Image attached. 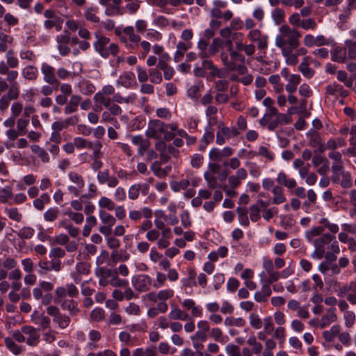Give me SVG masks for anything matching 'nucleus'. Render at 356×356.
<instances>
[{
	"mask_svg": "<svg viewBox=\"0 0 356 356\" xmlns=\"http://www.w3.org/2000/svg\"><path fill=\"white\" fill-rule=\"evenodd\" d=\"M301 36L298 29L287 24H282L279 28V34L275 38V45L281 49L284 57H289L290 61L294 59L292 51L300 46Z\"/></svg>",
	"mask_w": 356,
	"mask_h": 356,
	"instance_id": "nucleus-1",
	"label": "nucleus"
},
{
	"mask_svg": "<svg viewBox=\"0 0 356 356\" xmlns=\"http://www.w3.org/2000/svg\"><path fill=\"white\" fill-rule=\"evenodd\" d=\"M47 314L53 317V321L58 325L60 329L67 328L70 323V317L66 314H62L56 306H49L47 308Z\"/></svg>",
	"mask_w": 356,
	"mask_h": 356,
	"instance_id": "nucleus-2",
	"label": "nucleus"
},
{
	"mask_svg": "<svg viewBox=\"0 0 356 356\" xmlns=\"http://www.w3.org/2000/svg\"><path fill=\"white\" fill-rule=\"evenodd\" d=\"M335 238L334 236L330 234H324L320 238L314 240V245L315 250L312 257L318 259H321L325 254V245L331 242Z\"/></svg>",
	"mask_w": 356,
	"mask_h": 356,
	"instance_id": "nucleus-3",
	"label": "nucleus"
},
{
	"mask_svg": "<svg viewBox=\"0 0 356 356\" xmlns=\"http://www.w3.org/2000/svg\"><path fill=\"white\" fill-rule=\"evenodd\" d=\"M166 131V124L159 120H152L149 122L145 135L148 138L159 139Z\"/></svg>",
	"mask_w": 356,
	"mask_h": 356,
	"instance_id": "nucleus-4",
	"label": "nucleus"
},
{
	"mask_svg": "<svg viewBox=\"0 0 356 356\" xmlns=\"http://www.w3.org/2000/svg\"><path fill=\"white\" fill-rule=\"evenodd\" d=\"M247 38L252 42H256L258 49L265 52L268 45V37L263 34L259 29L250 30Z\"/></svg>",
	"mask_w": 356,
	"mask_h": 356,
	"instance_id": "nucleus-5",
	"label": "nucleus"
},
{
	"mask_svg": "<svg viewBox=\"0 0 356 356\" xmlns=\"http://www.w3.org/2000/svg\"><path fill=\"white\" fill-rule=\"evenodd\" d=\"M132 284L138 291L145 292L150 289L152 280L147 275H140L133 278Z\"/></svg>",
	"mask_w": 356,
	"mask_h": 356,
	"instance_id": "nucleus-6",
	"label": "nucleus"
},
{
	"mask_svg": "<svg viewBox=\"0 0 356 356\" xmlns=\"http://www.w3.org/2000/svg\"><path fill=\"white\" fill-rule=\"evenodd\" d=\"M41 72L43 74V80L49 85H59V81L55 74L54 67L47 63H42L41 65Z\"/></svg>",
	"mask_w": 356,
	"mask_h": 356,
	"instance_id": "nucleus-7",
	"label": "nucleus"
},
{
	"mask_svg": "<svg viewBox=\"0 0 356 356\" xmlns=\"http://www.w3.org/2000/svg\"><path fill=\"white\" fill-rule=\"evenodd\" d=\"M97 39L94 43L95 49L104 58L108 57L107 45L109 44L110 39L99 32L95 33Z\"/></svg>",
	"mask_w": 356,
	"mask_h": 356,
	"instance_id": "nucleus-8",
	"label": "nucleus"
},
{
	"mask_svg": "<svg viewBox=\"0 0 356 356\" xmlns=\"http://www.w3.org/2000/svg\"><path fill=\"white\" fill-rule=\"evenodd\" d=\"M202 65L204 68H205L206 71L209 70V74L208 76V79H214L215 78H224L225 74L221 69H219L217 66H216L212 60H208L207 58H202Z\"/></svg>",
	"mask_w": 356,
	"mask_h": 356,
	"instance_id": "nucleus-9",
	"label": "nucleus"
},
{
	"mask_svg": "<svg viewBox=\"0 0 356 356\" xmlns=\"http://www.w3.org/2000/svg\"><path fill=\"white\" fill-rule=\"evenodd\" d=\"M332 182L339 184L343 188H350L353 186L351 174L348 171L340 172L336 177H331Z\"/></svg>",
	"mask_w": 356,
	"mask_h": 356,
	"instance_id": "nucleus-10",
	"label": "nucleus"
},
{
	"mask_svg": "<svg viewBox=\"0 0 356 356\" xmlns=\"http://www.w3.org/2000/svg\"><path fill=\"white\" fill-rule=\"evenodd\" d=\"M325 92L327 95H332L335 97L339 95L343 99L346 98L349 95V92L343 89V86L337 82L328 84L326 86Z\"/></svg>",
	"mask_w": 356,
	"mask_h": 356,
	"instance_id": "nucleus-11",
	"label": "nucleus"
},
{
	"mask_svg": "<svg viewBox=\"0 0 356 356\" xmlns=\"http://www.w3.org/2000/svg\"><path fill=\"white\" fill-rule=\"evenodd\" d=\"M22 332L29 336L26 343L31 346H35L39 343V334L37 329L32 326H23L21 328Z\"/></svg>",
	"mask_w": 356,
	"mask_h": 356,
	"instance_id": "nucleus-12",
	"label": "nucleus"
},
{
	"mask_svg": "<svg viewBox=\"0 0 356 356\" xmlns=\"http://www.w3.org/2000/svg\"><path fill=\"white\" fill-rule=\"evenodd\" d=\"M97 180L101 184H104L106 183L108 186L110 188L116 187L119 183L117 177L114 176H110L108 170L99 171L97 174Z\"/></svg>",
	"mask_w": 356,
	"mask_h": 356,
	"instance_id": "nucleus-13",
	"label": "nucleus"
},
{
	"mask_svg": "<svg viewBox=\"0 0 356 356\" xmlns=\"http://www.w3.org/2000/svg\"><path fill=\"white\" fill-rule=\"evenodd\" d=\"M19 93L15 92L13 90H8L7 92L0 97V111L5 112L8 108L10 102L16 100Z\"/></svg>",
	"mask_w": 356,
	"mask_h": 356,
	"instance_id": "nucleus-14",
	"label": "nucleus"
},
{
	"mask_svg": "<svg viewBox=\"0 0 356 356\" xmlns=\"http://www.w3.org/2000/svg\"><path fill=\"white\" fill-rule=\"evenodd\" d=\"M131 143L138 147V153L144 156L145 152L148 150L150 142L148 139L143 138L142 136H134L131 137Z\"/></svg>",
	"mask_w": 356,
	"mask_h": 356,
	"instance_id": "nucleus-15",
	"label": "nucleus"
},
{
	"mask_svg": "<svg viewBox=\"0 0 356 356\" xmlns=\"http://www.w3.org/2000/svg\"><path fill=\"white\" fill-rule=\"evenodd\" d=\"M58 304L63 309L68 311L70 315L72 316H76L80 312V309L78 307V302L72 299L59 301Z\"/></svg>",
	"mask_w": 356,
	"mask_h": 356,
	"instance_id": "nucleus-16",
	"label": "nucleus"
},
{
	"mask_svg": "<svg viewBox=\"0 0 356 356\" xmlns=\"http://www.w3.org/2000/svg\"><path fill=\"white\" fill-rule=\"evenodd\" d=\"M337 315L334 308H330L326 313L321 317L319 321V327L323 329L331 323L337 321Z\"/></svg>",
	"mask_w": 356,
	"mask_h": 356,
	"instance_id": "nucleus-17",
	"label": "nucleus"
},
{
	"mask_svg": "<svg viewBox=\"0 0 356 356\" xmlns=\"http://www.w3.org/2000/svg\"><path fill=\"white\" fill-rule=\"evenodd\" d=\"M6 74L7 75L6 81L8 82V83H10V88L8 90H13L15 92L20 93L19 84L16 81L19 76L18 72L16 70H10Z\"/></svg>",
	"mask_w": 356,
	"mask_h": 356,
	"instance_id": "nucleus-18",
	"label": "nucleus"
},
{
	"mask_svg": "<svg viewBox=\"0 0 356 356\" xmlns=\"http://www.w3.org/2000/svg\"><path fill=\"white\" fill-rule=\"evenodd\" d=\"M298 68L300 72L307 79H311L315 74L314 70L309 66V57H305Z\"/></svg>",
	"mask_w": 356,
	"mask_h": 356,
	"instance_id": "nucleus-19",
	"label": "nucleus"
},
{
	"mask_svg": "<svg viewBox=\"0 0 356 356\" xmlns=\"http://www.w3.org/2000/svg\"><path fill=\"white\" fill-rule=\"evenodd\" d=\"M355 291H356V282H350L349 284L339 286L337 293L339 297H346L348 300V296L350 295V293H353Z\"/></svg>",
	"mask_w": 356,
	"mask_h": 356,
	"instance_id": "nucleus-20",
	"label": "nucleus"
},
{
	"mask_svg": "<svg viewBox=\"0 0 356 356\" xmlns=\"http://www.w3.org/2000/svg\"><path fill=\"white\" fill-rule=\"evenodd\" d=\"M222 42L219 38H214L212 41L211 44L209 46L208 52H201L199 56L202 58H207L210 56L216 54L218 48L221 46Z\"/></svg>",
	"mask_w": 356,
	"mask_h": 356,
	"instance_id": "nucleus-21",
	"label": "nucleus"
},
{
	"mask_svg": "<svg viewBox=\"0 0 356 356\" xmlns=\"http://www.w3.org/2000/svg\"><path fill=\"white\" fill-rule=\"evenodd\" d=\"M81 97L79 95H72L69 103L65 107V113L70 114L77 111V107L81 103Z\"/></svg>",
	"mask_w": 356,
	"mask_h": 356,
	"instance_id": "nucleus-22",
	"label": "nucleus"
},
{
	"mask_svg": "<svg viewBox=\"0 0 356 356\" xmlns=\"http://www.w3.org/2000/svg\"><path fill=\"white\" fill-rule=\"evenodd\" d=\"M38 69L33 65L25 67L22 71V75L24 79L29 81H35L38 79Z\"/></svg>",
	"mask_w": 356,
	"mask_h": 356,
	"instance_id": "nucleus-23",
	"label": "nucleus"
},
{
	"mask_svg": "<svg viewBox=\"0 0 356 356\" xmlns=\"http://www.w3.org/2000/svg\"><path fill=\"white\" fill-rule=\"evenodd\" d=\"M339 325H334L333 326L331 327V328L329 330H325L323 332V338L327 342L334 341L335 337H337V334H339Z\"/></svg>",
	"mask_w": 356,
	"mask_h": 356,
	"instance_id": "nucleus-24",
	"label": "nucleus"
},
{
	"mask_svg": "<svg viewBox=\"0 0 356 356\" xmlns=\"http://www.w3.org/2000/svg\"><path fill=\"white\" fill-rule=\"evenodd\" d=\"M273 203L275 204H280L284 203L286 201V197L283 193V188L280 186H275L273 188Z\"/></svg>",
	"mask_w": 356,
	"mask_h": 356,
	"instance_id": "nucleus-25",
	"label": "nucleus"
},
{
	"mask_svg": "<svg viewBox=\"0 0 356 356\" xmlns=\"http://www.w3.org/2000/svg\"><path fill=\"white\" fill-rule=\"evenodd\" d=\"M136 99L134 94H131L127 97H122L120 93H115L113 96V102L118 104H133Z\"/></svg>",
	"mask_w": 356,
	"mask_h": 356,
	"instance_id": "nucleus-26",
	"label": "nucleus"
},
{
	"mask_svg": "<svg viewBox=\"0 0 356 356\" xmlns=\"http://www.w3.org/2000/svg\"><path fill=\"white\" fill-rule=\"evenodd\" d=\"M97 8L93 7H88L85 9L83 16L87 21L99 23L100 18L97 15Z\"/></svg>",
	"mask_w": 356,
	"mask_h": 356,
	"instance_id": "nucleus-27",
	"label": "nucleus"
},
{
	"mask_svg": "<svg viewBox=\"0 0 356 356\" xmlns=\"http://www.w3.org/2000/svg\"><path fill=\"white\" fill-rule=\"evenodd\" d=\"M189 44H186L182 42H178L177 45V51L175 54L174 60L176 63L179 62L184 57V54L189 49Z\"/></svg>",
	"mask_w": 356,
	"mask_h": 356,
	"instance_id": "nucleus-28",
	"label": "nucleus"
},
{
	"mask_svg": "<svg viewBox=\"0 0 356 356\" xmlns=\"http://www.w3.org/2000/svg\"><path fill=\"white\" fill-rule=\"evenodd\" d=\"M169 316L174 320L186 321L188 318V315L181 311L177 306H173L172 310L170 312Z\"/></svg>",
	"mask_w": 356,
	"mask_h": 356,
	"instance_id": "nucleus-29",
	"label": "nucleus"
},
{
	"mask_svg": "<svg viewBox=\"0 0 356 356\" xmlns=\"http://www.w3.org/2000/svg\"><path fill=\"white\" fill-rule=\"evenodd\" d=\"M277 109L276 108H270L268 111L264 114L262 118L260 120V124L262 126L269 125L273 118L277 115Z\"/></svg>",
	"mask_w": 356,
	"mask_h": 356,
	"instance_id": "nucleus-30",
	"label": "nucleus"
},
{
	"mask_svg": "<svg viewBox=\"0 0 356 356\" xmlns=\"http://www.w3.org/2000/svg\"><path fill=\"white\" fill-rule=\"evenodd\" d=\"M307 50L305 48H304V47H301L299 49L297 48L296 52L292 51V55L294 56L293 60L290 61L289 57H284L285 62L289 65L294 66V65H297L298 63V56H305L307 54Z\"/></svg>",
	"mask_w": 356,
	"mask_h": 356,
	"instance_id": "nucleus-31",
	"label": "nucleus"
},
{
	"mask_svg": "<svg viewBox=\"0 0 356 356\" xmlns=\"http://www.w3.org/2000/svg\"><path fill=\"white\" fill-rule=\"evenodd\" d=\"M31 150L36 154L43 163H48L49 161V156L48 153L39 145H33L31 146Z\"/></svg>",
	"mask_w": 356,
	"mask_h": 356,
	"instance_id": "nucleus-32",
	"label": "nucleus"
},
{
	"mask_svg": "<svg viewBox=\"0 0 356 356\" xmlns=\"http://www.w3.org/2000/svg\"><path fill=\"white\" fill-rule=\"evenodd\" d=\"M346 145L345 140L343 138L339 137L336 138L330 139L327 142V148L328 149L334 150L338 147H344Z\"/></svg>",
	"mask_w": 356,
	"mask_h": 356,
	"instance_id": "nucleus-33",
	"label": "nucleus"
},
{
	"mask_svg": "<svg viewBox=\"0 0 356 356\" xmlns=\"http://www.w3.org/2000/svg\"><path fill=\"white\" fill-rule=\"evenodd\" d=\"M355 188L351 189L349 192V202L353 208L350 211V216L354 218L356 216V179L354 180Z\"/></svg>",
	"mask_w": 356,
	"mask_h": 356,
	"instance_id": "nucleus-34",
	"label": "nucleus"
},
{
	"mask_svg": "<svg viewBox=\"0 0 356 356\" xmlns=\"http://www.w3.org/2000/svg\"><path fill=\"white\" fill-rule=\"evenodd\" d=\"M285 13L283 9L276 8L272 12V17L277 25H280L284 22Z\"/></svg>",
	"mask_w": 356,
	"mask_h": 356,
	"instance_id": "nucleus-35",
	"label": "nucleus"
},
{
	"mask_svg": "<svg viewBox=\"0 0 356 356\" xmlns=\"http://www.w3.org/2000/svg\"><path fill=\"white\" fill-rule=\"evenodd\" d=\"M6 346L7 348L11 351L15 355H19L22 352V347L17 346L14 341L13 339L10 337H6L4 339Z\"/></svg>",
	"mask_w": 356,
	"mask_h": 356,
	"instance_id": "nucleus-36",
	"label": "nucleus"
},
{
	"mask_svg": "<svg viewBox=\"0 0 356 356\" xmlns=\"http://www.w3.org/2000/svg\"><path fill=\"white\" fill-rule=\"evenodd\" d=\"M99 218L105 225H114L116 222V218L104 210L99 211Z\"/></svg>",
	"mask_w": 356,
	"mask_h": 356,
	"instance_id": "nucleus-37",
	"label": "nucleus"
},
{
	"mask_svg": "<svg viewBox=\"0 0 356 356\" xmlns=\"http://www.w3.org/2000/svg\"><path fill=\"white\" fill-rule=\"evenodd\" d=\"M247 343L252 346V353L256 355H259L261 353L263 346L261 343L257 342L254 337H250L247 340Z\"/></svg>",
	"mask_w": 356,
	"mask_h": 356,
	"instance_id": "nucleus-38",
	"label": "nucleus"
},
{
	"mask_svg": "<svg viewBox=\"0 0 356 356\" xmlns=\"http://www.w3.org/2000/svg\"><path fill=\"white\" fill-rule=\"evenodd\" d=\"M268 81L272 85H273V88L275 92L280 93L283 90V84L280 83V75H271L270 76Z\"/></svg>",
	"mask_w": 356,
	"mask_h": 356,
	"instance_id": "nucleus-39",
	"label": "nucleus"
},
{
	"mask_svg": "<svg viewBox=\"0 0 356 356\" xmlns=\"http://www.w3.org/2000/svg\"><path fill=\"white\" fill-rule=\"evenodd\" d=\"M250 325L255 330H259L263 325V321L256 313H251L249 316Z\"/></svg>",
	"mask_w": 356,
	"mask_h": 356,
	"instance_id": "nucleus-40",
	"label": "nucleus"
},
{
	"mask_svg": "<svg viewBox=\"0 0 356 356\" xmlns=\"http://www.w3.org/2000/svg\"><path fill=\"white\" fill-rule=\"evenodd\" d=\"M29 124V120L24 119L23 118H18L16 121L17 124V132L20 134L21 136H24L27 132V127Z\"/></svg>",
	"mask_w": 356,
	"mask_h": 356,
	"instance_id": "nucleus-41",
	"label": "nucleus"
},
{
	"mask_svg": "<svg viewBox=\"0 0 356 356\" xmlns=\"http://www.w3.org/2000/svg\"><path fill=\"white\" fill-rule=\"evenodd\" d=\"M323 232V226L314 227L305 233V236L309 242H312L314 237L320 236Z\"/></svg>",
	"mask_w": 356,
	"mask_h": 356,
	"instance_id": "nucleus-42",
	"label": "nucleus"
},
{
	"mask_svg": "<svg viewBox=\"0 0 356 356\" xmlns=\"http://www.w3.org/2000/svg\"><path fill=\"white\" fill-rule=\"evenodd\" d=\"M224 323L227 326L243 327L244 326L245 321L241 317L234 318L230 316L225 318Z\"/></svg>",
	"mask_w": 356,
	"mask_h": 356,
	"instance_id": "nucleus-43",
	"label": "nucleus"
},
{
	"mask_svg": "<svg viewBox=\"0 0 356 356\" xmlns=\"http://www.w3.org/2000/svg\"><path fill=\"white\" fill-rule=\"evenodd\" d=\"M237 213L238 214L240 223L244 226H248L249 225V220L247 209L245 207H238L237 208Z\"/></svg>",
	"mask_w": 356,
	"mask_h": 356,
	"instance_id": "nucleus-44",
	"label": "nucleus"
},
{
	"mask_svg": "<svg viewBox=\"0 0 356 356\" xmlns=\"http://www.w3.org/2000/svg\"><path fill=\"white\" fill-rule=\"evenodd\" d=\"M344 323L346 327H351L355 324V314L353 311H346L343 314Z\"/></svg>",
	"mask_w": 356,
	"mask_h": 356,
	"instance_id": "nucleus-45",
	"label": "nucleus"
},
{
	"mask_svg": "<svg viewBox=\"0 0 356 356\" xmlns=\"http://www.w3.org/2000/svg\"><path fill=\"white\" fill-rule=\"evenodd\" d=\"M99 206L101 208L107 209L112 211L115 209V202L107 197H102L99 200Z\"/></svg>",
	"mask_w": 356,
	"mask_h": 356,
	"instance_id": "nucleus-46",
	"label": "nucleus"
},
{
	"mask_svg": "<svg viewBox=\"0 0 356 356\" xmlns=\"http://www.w3.org/2000/svg\"><path fill=\"white\" fill-rule=\"evenodd\" d=\"M317 27V23L314 18L302 19L300 28L303 30H314Z\"/></svg>",
	"mask_w": 356,
	"mask_h": 356,
	"instance_id": "nucleus-47",
	"label": "nucleus"
},
{
	"mask_svg": "<svg viewBox=\"0 0 356 356\" xmlns=\"http://www.w3.org/2000/svg\"><path fill=\"white\" fill-rule=\"evenodd\" d=\"M54 301L56 303H59V301L67 300L65 298L67 296L65 286H58L55 289Z\"/></svg>",
	"mask_w": 356,
	"mask_h": 356,
	"instance_id": "nucleus-48",
	"label": "nucleus"
},
{
	"mask_svg": "<svg viewBox=\"0 0 356 356\" xmlns=\"http://www.w3.org/2000/svg\"><path fill=\"white\" fill-rule=\"evenodd\" d=\"M81 92L85 95H90L95 91V86L88 81H83L80 83Z\"/></svg>",
	"mask_w": 356,
	"mask_h": 356,
	"instance_id": "nucleus-49",
	"label": "nucleus"
},
{
	"mask_svg": "<svg viewBox=\"0 0 356 356\" xmlns=\"http://www.w3.org/2000/svg\"><path fill=\"white\" fill-rule=\"evenodd\" d=\"M307 136L309 137V145L312 147H316L320 145L321 138L316 131L312 130L307 134Z\"/></svg>",
	"mask_w": 356,
	"mask_h": 356,
	"instance_id": "nucleus-50",
	"label": "nucleus"
},
{
	"mask_svg": "<svg viewBox=\"0 0 356 356\" xmlns=\"http://www.w3.org/2000/svg\"><path fill=\"white\" fill-rule=\"evenodd\" d=\"M151 170L159 177H165L167 175L165 170H163L160 166V162L154 161L151 165Z\"/></svg>",
	"mask_w": 356,
	"mask_h": 356,
	"instance_id": "nucleus-51",
	"label": "nucleus"
},
{
	"mask_svg": "<svg viewBox=\"0 0 356 356\" xmlns=\"http://www.w3.org/2000/svg\"><path fill=\"white\" fill-rule=\"evenodd\" d=\"M337 79L344 83V85L348 88H352L353 81L348 78V74L345 71L339 70L337 72Z\"/></svg>",
	"mask_w": 356,
	"mask_h": 356,
	"instance_id": "nucleus-52",
	"label": "nucleus"
},
{
	"mask_svg": "<svg viewBox=\"0 0 356 356\" xmlns=\"http://www.w3.org/2000/svg\"><path fill=\"white\" fill-rule=\"evenodd\" d=\"M35 233V230L29 227H22L17 232V236L22 239L31 238Z\"/></svg>",
	"mask_w": 356,
	"mask_h": 356,
	"instance_id": "nucleus-53",
	"label": "nucleus"
},
{
	"mask_svg": "<svg viewBox=\"0 0 356 356\" xmlns=\"http://www.w3.org/2000/svg\"><path fill=\"white\" fill-rule=\"evenodd\" d=\"M149 75L150 76V81L155 84H159L162 81V75L159 70L156 68L150 69L149 70Z\"/></svg>",
	"mask_w": 356,
	"mask_h": 356,
	"instance_id": "nucleus-54",
	"label": "nucleus"
},
{
	"mask_svg": "<svg viewBox=\"0 0 356 356\" xmlns=\"http://www.w3.org/2000/svg\"><path fill=\"white\" fill-rule=\"evenodd\" d=\"M69 178L79 188H82L84 186V181L79 174L71 172L69 174Z\"/></svg>",
	"mask_w": 356,
	"mask_h": 356,
	"instance_id": "nucleus-55",
	"label": "nucleus"
},
{
	"mask_svg": "<svg viewBox=\"0 0 356 356\" xmlns=\"http://www.w3.org/2000/svg\"><path fill=\"white\" fill-rule=\"evenodd\" d=\"M58 213L59 211L57 208H50L44 212V218L48 222H51L57 218Z\"/></svg>",
	"mask_w": 356,
	"mask_h": 356,
	"instance_id": "nucleus-56",
	"label": "nucleus"
},
{
	"mask_svg": "<svg viewBox=\"0 0 356 356\" xmlns=\"http://www.w3.org/2000/svg\"><path fill=\"white\" fill-rule=\"evenodd\" d=\"M13 196L12 188L6 186L0 190V201L3 203L7 202Z\"/></svg>",
	"mask_w": 356,
	"mask_h": 356,
	"instance_id": "nucleus-57",
	"label": "nucleus"
},
{
	"mask_svg": "<svg viewBox=\"0 0 356 356\" xmlns=\"http://www.w3.org/2000/svg\"><path fill=\"white\" fill-rule=\"evenodd\" d=\"M102 147V144L101 142L96 141L95 143H92L91 141L86 140V148L92 149L93 152L92 155L101 153Z\"/></svg>",
	"mask_w": 356,
	"mask_h": 356,
	"instance_id": "nucleus-58",
	"label": "nucleus"
},
{
	"mask_svg": "<svg viewBox=\"0 0 356 356\" xmlns=\"http://www.w3.org/2000/svg\"><path fill=\"white\" fill-rule=\"evenodd\" d=\"M140 191L139 184L131 185L128 190L129 198L131 200L138 199L140 195Z\"/></svg>",
	"mask_w": 356,
	"mask_h": 356,
	"instance_id": "nucleus-59",
	"label": "nucleus"
},
{
	"mask_svg": "<svg viewBox=\"0 0 356 356\" xmlns=\"http://www.w3.org/2000/svg\"><path fill=\"white\" fill-rule=\"evenodd\" d=\"M8 217L17 222H20L22 218V213H20L17 208L6 209Z\"/></svg>",
	"mask_w": 356,
	"mask_h": 356,
	"instance_id": "nucleus-60",
	"label": "nucleus"
},
{
	"mask_svg": "<svg viewBox=\"0 0 356 356\" xmlns=\"http://www.w3.org/2000/svg\"><path fill=\"white\" fill-rule=\"evenodd\" d=\"M11 111V115L12 117H14L17 118L22 112L23 111V105L19 102H14L10 108Z\"/></svg>",
	"mask_w": 356,
	"mask_h": 356,
	"instance_id": "nucleus-61",
	"label": "nucleus"
},
{
	"mask_svg": "<svg viewBox=\"0 0 356 356\" xmlns=\"http://www.w3.org/2000/svg\"><path fill=\"white\" fill-rule=\"evenodd\" d=\"M90 318L93 321H101L104 318V312L102 308H95L90 313Z\"/></svg>",
	"mask_w": 356,
	"mask_h": 356,
	"instance_id": "nucleus-62",
	"label": "nucleus"
},
{
	"mask_svg": "<svg viewBox=\"0 0 356 356\" xmlns=\"http://www.w3.org/2000/svg\"><path fill=\"white\" fill-rule=\"evenodd\" d=\"M190 185V181L188 179H181L179 181L175 182L172 185V189L175 191H179L181 190H185Z\"/></svg>",
	"mask_w": 356,
	"mask_h": 356,
	"instance_id": "nucleus-63",
	"label": "nucleus"
},
{
	"mask_svg": "<svg viewBox=\"0 0 356 356\" xmlns=\"http://www.w3.org/2000/svg\"><path fill=\"white\" fill-rule=\"evenodd\" d=\"M109 284L113 287H122L126 286L128 284L125 280H121L118 275H113L109 280Z\"/></svg>",
	"mask_w": 356,
	"mask_h": 356,
	"instance_id": "nucleus-64",
	"label": "nucleus"
}]
</instances>
